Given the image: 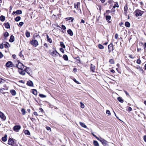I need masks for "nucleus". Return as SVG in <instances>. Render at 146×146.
<instances>
[{
  "label": "nucleus",
  "instance_id": "nucleus-1",
  "mask_svg": "<svg viewBox=\"0 0 146 146\" xmlns=\"http://www.w3.org/2000/svg\"><path fill=\"white\" fill-rule=\"evenodd\" d=\"M30 43L35 47H36L38 44L37 41L36 40H33L30 42Z\"/></svg>",
  "mask_w": 146,
  "mask_h": 146
},
{
  "label": "nucleus",
  "instance_id": "nucleus-2",
  "mask_svg": "<svg viewBox=\"0 0 146 146\" xmlns=\"http://www.w3.org/2000/svg\"><path fill=\"white\" fill-rule=\"evenodd\" d=\"M50 54L52 56L56 57L58 56V55L60 56V54L58 53L56 50H53L51 52Z\"/></svg>",
  "mask_w": 146,
  "mask_h": 146
},
{
  "label": "nucleus",
  "instance_id": "nucleus-3",
  "mask_svg": "<svg viewBox=\"0 0 146 146\" xmlns=\"http://www.w3.org/2000/svg\"><path fill=\"white\" fill-rule=\"evenodd\" d=\"M5 66L7 67L10 68L14 66V64H13L12 62L11 61H8L6 63Z\"/></svg>",
  "mask_w": 146,
  "mask_h": 146
},
{
  "label": "nucleus",
  "instance_id": "nucleus-4",
  "mask_svg": "<svg viewBox=\"0 0 146 146\" xmlns=\"http://www.w3.org/2000/svg\"><path fill=\"white\" fill-rule=\"evenodd\" d=\"M98 140L100 141L102 144L104 146H106L107 145V141L104 139H100Z\"/></svg>",
  "mask_w": 146,
  "mask_h": 146
},
{
  "label": "nucleus",
  "instance_id": "nucleus-5",
  "mask_svg": "<svg viewBox=\"0 0 146 146\" xmlns=\"http://www.w3.org/2000/svg\"><path fill=\"white\" fill-rule=\"evenodd\" d=\"M16 67L19 69H23V65L21 62H18V64H16Z\"/></svg>",
  "mask_w": 146,
  "mask_h": 146
},
{
  "label": "nucleus",
  "instance_id": "nucleus-6",
  "mask_svg": "<svg viewBox=\"0 0 146 146\" xmlns=\"http://www.w3.org/2000/svg\"><path fill=\"white\" fill-rule=\"evenodd\" d=\"M0 117L4 121L6 119V117L4 114L2 112L0 111Z\"/></svg>",
  "mask_w": 146,
  "mask_h": 146
},
{
  "label": "nucleus",
  "instance_id": "nucleus-7",
  "mask_svg": "<svg viewBox=\"0 0 146 146\" xmlns=\"http://www.w3.org/2000/svg\"><path fill=\"white\" fill-rule=\"evenodd\" d=\"M21 127L20 125H16L14 127L13 129L16 132H18L19 130L20 129Z\"/></svg>",
  "mask_w": 146,
  "mask_h": 146
},
{
  "label": "nucleus",
  "instance_id": "nucleus-8",
  "mask_svg": "<svg viewBox=\"0 0 146 146\" xmlns=\"http://www.w3.org/2000/svg\"><path fill=\"white\" fill-rule=\"evenodd\" d=\"M142 11L140 10H136L135 11V15L137 16H141L142 15Z\"/></svg>",
  "mask_w": 146,
  "mask_h": 146
},
{
  "label": "nucleus",
  "instance_id": "nucleus-9",
  "mask_svg": "<svg viewBox=\"0 0 146 146\" xmlns=\"http://www.w3.org/2000/svg\"><path fill=\"white\" fill-rule=\"evenodd\" d=\"M113 45L112 44H111L110 45H108V49L109 50V52L110 53L111 50L113 51Z\"/></svg>",
  "mask_w": 146,
  "mask_h": 146
},
{
  "label": "nucleus",
  "instance_id": "nucleus-10",
  "mask_svg": "<svg viewBox=\"0 0 146 146\" xmlns=\"http://www.w3.org/2000/svg\"><path fill=\"white\" fill-rule=\"evenodd\" d=\"M135 68L138 70L140 73H143V69L142 68L140 67L139 66H135Z\"/></svg>",
  "mask_w": 146,
  "mask_h": 146
},
{
  "label": "nucleus",
  "instance_id": "nucleus-11",
  "mask_svg": "<svg viewBox=\"0 0 146 146\" xmlns=\"http://www.w3.org/2000/svg\"><path fill=\"white\" fill-rule=\"evenodd\" d=\"M14 143V141L13 139H11V138H9V139L8 143V144L9 145H12Z\"/></svg>",
  "mask_w": 146,
  "mask_h": 146
},
{
  "label": "nucleus",
  "instance_id": "nucleus-12",
  "mask_svg": "<svg viewBox=\"0 0 146 146\" xmlns=\"http://www.w3.org/2000/svg\"><path fill=\"white\" fill-rule=\"evenodd\" d=\"M19 73L22 75H24L25 74V70H23V69H19Z\"/></svg>",
  "mask_w": 146,
  "mask_h": 146
},
{
  "label": "nucleus",
  "instance_id": "nucleus-13",
  "mask_svg": "<svg viewBox=\"0 0 146 146\" xmlns=\"http://www.w3.org/2000/svg\"><path fill=\"white\" fill-rule=\"evenodd\" d=\"M67 32L70 36H72L73 35L72 31L70 29H69L67 31Z\"/></svg>",
  "mask_w": 146,
  "mask_h": 146
},
{
  "label": "nucleus",
  "instance_id": "nucleus-14",
  "mask_svg": "<svg viewBox=\"0 0 146 146\" xmlns=\"http://www.w3.org/2000/svg\"><path fill=\"white\" fill-rule=\"evenodd\" d=\"M14 40V36L12 35L11 36L9 40V41L11 42H13Z\"/></svg>",
  "mask_w": 146,
  "mask_h": 146
},
{
  "label": "nucleus",
  "instance_id": "nucleus-15",
  "mask_svg": "<svg viewBox=\"0 0 146 146\" xmlns=\"http://www.w3.org/2000/svg\"><path fill=\"white\" fill-rule=\"evenodd\" d=\"M7 135H5L4 137H2V140L4 142H5L7 140Z\"/></svg>",
  "mask_w": 146,
  "mask_h": 146
},
{
  "label": "nucleus",
  "instance_id": "nucleus-16",
  "mask_svg": "<svg viewBox=\"0 0 146 146\" xmlns=\"http://www.w3.org/2000/svg\"><path fill=\"white\" fill-rule=\"evenodd\" d=\"M10 92L12 95L15 96L16 94V92L14 90H11Z\"/></svg>",
  "mask_w": 146,
  "mask_h": 146
},
{
  "label": "nucleus",
  "instance_id": "nucleus-17",
  "mask_svg": "<svg viewBox=\"0 0 146 146\" xmlns=\"http://www.w3.org/2000/svg\"><path fill=\"white\" fill-rule=\"evenodd\" d=\"M80 125L82 127L85 128H87V126L83 123L82 122H80L79 123Z\"/></svg>",
  "mask_w": 146,
  "mask_h": 146
},
{
  "label": "nucleus",
  "instance_id": "nucleus-18",
  "mask_svg": "<svg viewBox=\"0 0 146 146\" xmlns=\"http://www.w3.org/2000/svg\"><path fill=\"white\" fill-rule=\"evenodd\" d=\"M91 70L93 72L94 71L95 69V66L92 64H91L90 67Z\"/></svg>",
  "mask_w": 146,
  "mask_h": 146
},
{
  "label": "nucleus",
  "instance_id": "nucleus-19",
  "mask_svg": "<svg viewBox=\"0 0 146 146\" xmlns=\"http://www.w3.org/2000/svg\"><path fill=\"white\" fill-rule=\"evenodd\" d=\"M80 4V2H78L76 4H74V8H76L77 9H78V6Z\"/></svg>",
  "mask_w": 146,
  "mask_h": 146
},
{
  "label": "nucleus",
  "instance_id": "nucleus-20",
  "mask_svg": "<svg viewBox=\"0 0 146 146\" xmlns=\"http://www.w3.org/2000/svg\"><path fill=\"white\" fill-rule=\"evenodd\" d=\"M46 38L47 40L50 43H51L52 42V40L50 38H49V37L48 35H46Z\"/></svg>",
  "mask_w": 146,
  "mask_h": 146
},
{
  "label": "nucleus",
  "instance_id": "nucleus-21",
  "mask_svg": "<svg viewBox=\"0 0 146 146\" xmlns=\"http://www.w3.org/2000/svg\"><path fill=\"white\" fill-rule=\"evenodd\" d=\"M5 19V16L1 15L0 17V20L2 21H4Z\"/></svg>",
  "mask_w": 146,
  "mask_h": 146
},
{
  "label": "nucleus",
  "instance_id": "nucleus-22",
  "mask_svg": "<svg viewBox=\"0 0 146 146\" xmlns=\"http://www.w3.org/2000/svg\"><path fill=\"white\" fill-rule=\"evenodd\" d=\"M5 27L7 29L9 28L10 27V25L8 23H7L5 24Z\"/></svg>",
  "mask_w": 146,
  "mask_h": 146
},
{
  "label": "nucleus",
  "instance_id": "nucleus-23",
  "mask_svg": "<svg viewBox=\"0 0 146 146\" xmlns=\"http://www.w3.org/2000/svg\"><path fill=\"white\" fill-rule=\"evenodd\" d=\"M63 58L66 61H67L68 60V57L66 55H64L63 56Z\"/></svg>",
  "mask_w": 146,
  "mask_h": 146
},
{
  "label": "nucleus",
  "instance_id": "nucleus-24",
  "mask_svg": "<svg viewBox=\"0 0 146 146\" xmlns=\"http://www.w3.org/2000/svg\"><path fill=\"white\" fill-rule=\"evenodd\" d=\"M60 46L63 48H65V46L64 44V43L62 42H60Z\"/></svg>",
  "mask_w": 146,
  "mask_h": 146
},
{
  "label": "nucleus",
  "instance_id": "nucleus-25",
  "mask_svg": "<svg viewBox=\"0 0 146 146\" xmlns=\"http://www.w3.org/2000/svg\"><path fill=\"white\" fill-rule=\"evenodd\" d=\"M125 25V26L127 27H129L130 26V24L128 22H126Z\"/></svg>",
  "mask_w": 146,
  "mask_h": 146
},
{
  "label": "nucleus",
  "instance_id": "nucleus-26",
  "mask_svg": "<svg viewBox=\"0 0 146 146\" xmlns=\"http://www.w3.org/2000/svg\"><path fill=\"white\" fill-rule=\"evenodd\" d=\"M118 100L121 103H123V100L121 97H118L117 98Z\"/></svg>",
  "mask_w": 146,
  "mask_h": 146
},
{
  "label": "nucleus",
  "instance_id": "nucleus-27",
  "mask_svg": "<svg viewBox=\"0 0 146 146\" xmlns=\"http://www.w3.org/2000/svg\"><path fill=\"white\" fill-rule=\"evenodd\" d=\"M95 146H99L98 142L96 141H94L93 142Z\"/></svg>",
  "mask_w": 146,
  "mask_h": 146
},
{
  "label": "nucleus",
  "instance_id": "nucleus-28",
  "mask_svg": "<svg viewBox=\"0 0 146 146\" xmlns=\"http://www.w3.org/2000/svg\"><path fill=\"white\" fill-rule=\"evenodd\" d=\"M21 19V17L19 16H18V17H17L15 19V20L17 22V21H19Z\"/></svg>",
  "mask_w": 146,
  "mask_h": 146
},
{
  "label": "nucleus",
  "instance_id": "nucleus-29",
  "mask_svg": "<svg viewBox=\"0 0 146 146\" xmlns=\"http://www.w3.org/2000/svg\"><path fill=\"white\" fill-rule=\"evenodd\" d=\"M22 13V11L19 10H17L16 11V13L18 15L21 14Z\"/></svg>",
  "mask_w": 146,
  "mask_h": 146
},
{
  "label": "nucleus",
  "instance_id": "nucleus-30",
  "mask_svg": "<svg viewBox=\"0 0 146 146\" xmlns=\"http://www.w3.org/2000/svg\"><path fill=\"white\" fill-rule=\"evenodd\" d=\"M32 91V93L33 94L35 95H36L37 94V92L36 90L35 89H33Z\"/></svg>",
  "mask_w": 146,
  "mask_h": 146
},
{
  "label": "nucleus",
  "instance_id": "nucleus-31",
  "mask_svg": "<svg viewBox=\"0 0 146 146\" xmlns=\"http://www.w3.org/2000/svg\"><path fill=\"white\" fill-rule=\"evenodd\" d=\"M115 3L113 7V8H115V7H119L117 2H115Z\"/></svg>",
  "mask_w": 146,
  "mask_h": 146
},
{
  "label": "nucleus",
  "instance_id": "nucleus-32",
  "mask_svg": "<svg viewBox=\"0 0 146 146\" xmlns=\"http://www.w3.org/2000/svg\"><path fill=\"white\" fill-rule=\"evenodd\" d=\"M24 133L25 134H26L28 135H30V133L29 131L28 130H25L24 131Z\"/></svg>",
  "mask_w": 146,
  "mask_h": 146
},
{
  "label": "nucleus",
  "instance_id": "nucleus-33",
  "mask_svg": "<svg viewBox=\"0 0 146 146\" xmlns=\"http://www.w3.org/2000/svg\"><path fill=\"white\" fill-rule=\"evenodd\" d=\"M25 35H26V36L27 37H29L30 36V33L28 31H27L26 32Z\"/></svg>",
  "mask_w": 146,
  "mask_h": 146
},
{
  "label": "nucleus",
  "instance_id": "nucleus-34",
  "mask_svg": "<svg viewBox=\"0 0 146 146\" xmlns=\"http://www.w3.org/2000/svg\"><path fill=\"white\" fill-rule=\"evenodd\" d=\"M29 68H26L25 69V72H26L27 73H28L29 75H31L30 74L28 70H29Z\"/></svg>",
  "mask_w": 146,
  "mask_h": 146
},
{
  "label": "nucleus",
  "instance_id": "nucleus-35",
  "mask_svg": "<svg viewBox=\"0 0 146 146\" xmlns=\"http://www.w3.org/2000/svg\"><path fill=\"white\" fill-rule=\"evenodd\" d=\"M22 113L23 115H25L26 113V111L25 109H21Z\"/></svg>",
  "mask_w": 146,
  "mask_h": 146
},
{
  "label": "nucleus",
  "instance_id": "nucleus-36",
  "mask_svg": "<svg viewBox=\"0 0 146 146\" xmlns=\"http://www.w3.org/2000/svg\"><path fill=\"white\" fill-rule=\"evenodd\" d=\"M111 18V17L110 16H107L106 17V19L107 21H109L110 20Z\"/></svg>",
  "mask_w": 146,
  "mask_h": 146
},
{
  "label": "nucleus",
  "instance_id": "nucleus-37",
  "mask_svg": "<svg viewBox=\"0 0 146 146\" xmlns=\"http://www.w3.org/2000/svg\"><path fill=\"white\" fill-rule=\"evenodd\" d=\"M4 45L5 48H8L9 46V44L8 43H6V44H4Z\"/></svg>",
  "mask_w": 146,
  "mask_h": 146
},
{
  "label": "nucleus",
  "instance_id": "nucleus-38",
  "mask_svg": "<svg viewBox=\"0 0 146 146\" xmlns=\"http://www.w3.org/2000/svg\"><path fill=\"white\" fill-rule=\"evenodd\" d=\"M27 84L30 86H33V83H27Z\"/></svg>",
  "mask_w": 146,
  "mask_h": 146
},
{
  "label": "nucleus",
  "instance_id": "nucleus-39",
  "mask_svg": "<svg viewBox=\"0 0 146 146\" xmlns=\"http://www.w3.org/2000/svg\"><path fill=\"white\" fill-rule=\"evenodd\" d=\"M98 47L100 49H103L104 48V46L101 44H99L98 45Z\"/></svg>",
  "mask_w": 146,
  "mask_h": 146
},
{
  "label": "nucleus",
  "instance_id": "nucleus-40",
  "mask_svg": "<svg viewBox=\"0 0 146 146\" xmlns=\"http://www.w3.org/2000/svg\"><path fill=\"white\" fill-rule=\"evenodd\" d=\"M80 107L82 108H84V105L82 102H80Z\"/></svg>",
  "mask_w": 146,
  "mask_h": 146
},
{
  "label": "nucleus",
  "instance_id": "nucleus-41",
  "mask_svg": "<svg viewBox=\"0 0 146 146\" xmlns=\"http://www.w3.org/2000/svg\"><path fill=\"white\" fill-rule=\"evenodd\" d=\"M66 19H67L68 20H71L72 21L74 20V19L72 17H68L66 18Z\"/></svg>",
  "mask_w": 146,
  "mask_h": 146
},
{
  "label": "nucleus",
  "instance_id": "nucleus-42",
  "mask_svg": "<svg viewBox=\"0 0 146 146\" xmlns=\"http://www.w3.org/2000/svg\"><path fill=\"white\" fill-rule=\"evenodd\" d=\"M39 96L40 97L42 98H45L46 97V95H44L43 94H39Z\"/></svg>",
  "mask_w": 146,
  "mask_h": 146
},
{
  "label": "nucleus",
  "instance_id": "nucleus-43",
  "mask_svg": "<svg viewBox=\"0 0 146 146\" xmlns=\"http://www.w3.org/2000/svg\"><path fill=\"white\" fill-rule=\"evenodd\" d=\"M92 135L95 137L97 140H99V138L96 135L94 134L93 132L92 133Z\"/></svg>",
  "mask_w": 146,
  "mask_h": 146
},
{
  "label": "nucleus",
  "instance_id": "nucleus-44",
  "mask_svg": "<svg viewBox=\"0 0 146 146\" xmlns=\"http://www.w3.org/2000/svg\"><path fill=\"white\" fill-rule=\"evenodd\" d=\"M4 36L5 37H7L9 35V33L7 32H6L4 34Z\"/></svg>",
  "mask_w": 146,
  "mask_h": 146
},
{
  "label": "nucleus",
  "instance_id": "nucleus-45",
  "mask_svg": "<svg viewBox=\"0 0 146 146\" xmlns=\"http://www.w3.org/2000/svg\"><path fill=\"white\" fill-rule=\"evenodd\" d=\"M136 62L138 64H140L141 62V61L139 59H137V60Z\"/></svg>",
  "mask_w": 146,
  "mask_h": 146
},
{
  "label": "nucleus",
  "instance_id": "nucleus-46",
  "mask_svg": "<svg viewBox=\"0 0 146 146\" xmlns=\"http://www.w3.org/2000/svg\"><path fill=\"white\" fill-rule=\"evenodd\" d=\"M109 62L111 64H113L114 63V61L112 59H110V60Z\"/></svg>",
  "mask_w": 146,
  "mask_h": 146
},
{
  "label": "nucleus",
  "instance_id": "nucleus-47",
  "mask_svg": "<svg viewBox=\"0 0 146 146\" xmlns=\"http://www.w3.org/2000/svg\"><path fill=\"white\" fill-rule=\"evenodd\" d=\"M106 113L107 114H108L109 115H111V113H110V111L108 110H107L106 111Z\"/></svg>",
  "mask_w": 146,
  "mask_h": 146
},
{
  "label": "nucleus",
  "instance_id": "nucleus-48",
  "mask_svg": "<svg viewBox=\"0 0 146 146\" xmlns=\"http://www.w3.org/2000/svg\"><path fill=\"white\" fill-rule=\"evenodd\" d=\"M61 27H62V29L64 30H65V29H66V27L64 25H62L61 26Z\"/></svg>",
  "mask_w": 146,
  "mask_h": 146
},
{
  "label": "nucleus",
  "instance_id": "nucleus-49",
  "mask_svg": "<svg viewBox=\"0 0 146 146\" xmlns=\"http://www.w3.org/2000/svg\"><path fill=\"white\" fill-rule=\"evenodd\" d=\"M127 6H125L124 7V12H127Z\"/></svg>",
  "mask_w": 146,
  "mask_h": 146
},
{
  "label": "nucleus",
  "instance_id": "nucleus-50",
  "mask_svg": "<svg viewBox=\"0 0 146 146\" xmlns=\"http://www.w3.org/2000/svg\"><path fill=\"white\" fill-rule=\"evenodd\" d=\"M24 23L22 22H20L19 23V25L20 26H22L23 24Z\"/></svg>",
  "mask_w": 146,
  "mask_h": 146
},
{
  "label": "nucleus",
  "instance_id": "nucleus-51",
  "mask_svg": "<svg viewBox=\"0 0 146 146\" xmlns=\"http://www.w3.org/2000/svg\"><path fill=\"white\" fill-rule=\"evenodd\" d=\"M118 35L117 34H116L115 36V38L116 39H118Z\"/></svg>",
  "mask_w": 146,
  "mask_h": 146
},
{
  "label": "nucleus",
  "instance_id": "nucleus-52",
  "mask_svg": "<svg viewBox=\"0 0 146 146\" xmlns=\"http://www.w3.org/2000/svg\"><path fill=\"white\" fill-rule=\"evenodd\" d=\"M4 47V46L2 44H0V48L1 49H3Z\"/></svg>",
  "mask_w": 146,
  "mask_h": 146
},
{
  "label": "nucleus",
  "instance_id": "nucleus-53",
  "mask_svg": "<svg viewBox=\"0 0 146 146\" xmlns=\"http://www.w3.org/2000/svg\"><path fill=\"white\" fill-rule=\"evenodd\" d=\"M19 56L21 57L23 56V55L22 54V51L19 53Z\"/></svg>",
  "mask_w": 146,
  "mask_h": 146
},
{
  "label": "nucleus",
  "instance_id": "nucleus-54",
  "mask_svg": "<svg viewBox=\"0 0 146 146\" xmlns=\"http://www.w3.org/2000/svg\"><path fill=\"white\" fill-rule=\"evenodd\" d=\"M3 56V55L2 53L0 52V58H2Z\"/></svg>",
  "mask_w": 146,
  "mask_h": 146
},
{
  "label": "nucleus",
  "instance_id": "nucleus-55",
  "mask_svg": "<svg viewBox=\"0 0 146 146\" xmlns=\"http://www.w3.org/2000/svg\"><path fill=\"white\" fill-rule=\"evenodd\" d=\"M129 57L132 59H133L134 58V57H133V55H129Z\"/></svg>",
  "mask_w": 146,
  "mask_h": 146
},
{
  "label": "nucleus",
  "instance_id": "nucleus-56",
  "mask_svg": "<svg viewBox=\"0 0 146 146\" xmlns=\"http://www.w3.org/2000/svg\"><path fill=\"white\" fill-rule=\"evenodd\" d=\"M46 129L48 130H50L51 131V128L50 127H46Z\"/></svg>",
  "mask_w": 146,
  "mask_h": 146
},
{
  "label": "nucleus",
  "instance_id": "nucleus-57",
  "mask_svg": "<svg viewBox=\"0 0 146 146\" xmlns=\"http://www.w3.org/2000/svg\"><path fill=\"white\" fill-rule=\"evenodd\" d=\"M33 114L34 115H35L36 116H37L38 115L37 112H33Z\"/></svg>",
  "mask_w": 146,
  "mask_h": 146
},
{
  "label": "nucleus",
  "instance_id": "nucleus-58",
  "mask_svg": "<svg viewBox=\"0 0 146 146\" xmlns=\"http://www.w3.org/2000/svg\"><path fill=\"white\" fill-rule=\"evenodd\" d=\"M128 110L129 111H131L132 110V109L131 107H129L128 108Z\"/></svg>",
  "mask_w": 146,
  "mask_h": 146
},
{
  "label": "nucleus",
  "instance_id": "nucleus-59",
  "mask_svg": "<svg viewBox=\"0 0 146 146\" xmlns=\"http://www.w3.org/2000/svg\"><path fill=\"white\" fill-rule=\"evenodd\" d=\"M60 50L63 53H64V50L62 48H60Z\"/></svg>",
  "mask_w": 146,
  "mask_h": 146
},
{
  "label": "nucleus",
  "instance_id": "nucleus-60",
  "mask_svg": "<svg viewBox=\"0 0 146 146\" xmlns=\"http://www.w3.org/2000/svg\"><path fill=\"white\" fill-rule=\"evenodd\" d=\"M12 57L14 59H15V58L16 57V56L15 54H13L12 56Z\"/></svg>",
  "mask_w": 146,
  "mask_h": 146
},
{
  "label": "nucleus",
  "instance_id": "nucleus-61",
  "mask_svg": "<svg viewBox=\"0 0 146 146\" xmlns=\"http://www.w3.org/2000/svg\"><path fill=\"white\" fill-rule=\"evenodd\" d=\"M36 37H37L38 38H40V36L38 35H35Z\"/></svg>",
  "mask_w": 146,
  "mask_h": 146
},
{
  "label": "nucleus",
  "instance_id": "nucleus-62",
  "mask_svg": "<svg viewBox=\"0 0 146 146\" xmlns=\"http://www.w3.org/2000/svg\"><path fill=\"white\" fill-rule=\"evenodd\" d=\"M85 23V21L83 19H82V20L81 21V23Z\"/></svg>",
  "mask_w": 146,
  "mask_h": 146
},
{
  "label": "nucleus",
  "instance_id": "nucleus-63",
  "mask_svg": "<svg viewBox=\"0 0 146 146\" xmlns=\"http://www.w3.org/2000/svg\"><path fill=\"white\" fill-rule=\"evenodd\" d=\"M39 110L41 112H42L43 111V110L41 108H39Z\"/></svg>",
  "mask_w": 146,
  "mask_h": 146
},
{
  "label": "nucleus",
  "instance_id": "nucleus-64",
  "mask_svg": "<svg viewBox=\"0 0 146 146\" xmlns=\"http://www.w3.org/2000/svg\"><path fill=\"white\" fill-rule=\"evenodd\" d=\"M144 141L146 142V135H145L144 137Z\"/></svg>",
  "mask_w": 146,
  "mask_h": 146
}]
</instances>
